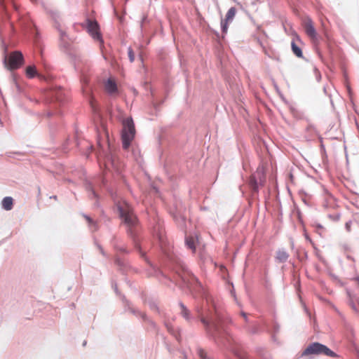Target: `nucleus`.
<instances>
[{
    "label": "nucleus",
    "mask_w": 359,
    "mask_h": 359,
    "mask_svg": "<svg viewBox=\"0 0 359 359\" xmlns=\"http://www.w3.org/2000/svg\"><path fill=\"white\" fill-rule=\"evenodd\" d=\"M123 125V128L121 135L123 148L127 149L130 147V143L135 137V129L133 121L131 118H127L125 119Z\"/></svg>",
    "instance_id": "1"
},
{
    "label": "nucleus",
    "mask_w": 359,
    "mask_h": 359,
    "mask_svg": "<svg viewBox=\"0 0 359 359\" xmlns=\"http://www.w3.org/2000/svg\"><path fill=\"white\" fill-rule=\"evenodd\" d=\"M117 207L120 216L123 219L125 224L128 226H134L136 224L137 218L134 215L130 205L125 201H123L118 202Z\"/></svg>",
    "instance_id": "2"
},
{
    "label": "nucleus",
    "mask_w": 359,
    "mask_h": 359,
    "mask_svg": "<svg viewBox=\"0 0 359 359\" xmlns=\"http://www.w3.org/2000/svg\"><path fill=\"white\" fill-rule=\"evenodd\" d=\"M324 355L326 356L335 358L337 356V355L332 351L331 349H330L327 346L315 342L311 344H310L304 351L303 355Z\"/></svg>",
    "instance_id": "3"
},
{
    "label": "nucleus",
    "mask_w": 359,
    "mask_h": 359,
    "mask_svg": "<svg viewBox=\"0 0 359 359\" xmlns=\"http://www.w3.org/2000/svg\"><path fill=\"white\" fill-rule=\"evenodd\" d=\"M4 62L10 70L18 69L23 62V55L19 51H14L8 57H5Z\"/></svg>",
    "instance_id": "4"
},
{
    "label": "nucleus",
    "mask_w": 359,
    "mask_h": 359,
    "mask_svg": "<svg viewBox=\"0 0 359 359\" xmlns=\"http://www.w3.org/2000/svg\"><path fill=\"white\" fill-rule=\"evenodd\" d=\"M87 29L90 36L96 41L100 43L103 42L101 33L100 32V27L97 21L87 19Z\"/></svg>",
    "instance_id": "5"
},
{
    "label": "nucleus",
    "mask_w": 359,
    "mask_h": 359,
    "mask_svg": "<svg viewBox=\"0 0 359 359\" xmlns=\"http://www.w3.org/2000/svg\"><path fill=\"white\" fill-rule=\"evenodd\" d=\"M303 26L306 35L311 39L313 43H317L318 41V34L314 27V25L311 18H306L304 20Z\"/></svg>",
    "instance_id": "6"
},
{
    "label": "nucleus",
    "mask_w": 359,
    "mask_h": 359,
    "mask_svg": "<svg viewBox=\"0 0 359 359\" xmlns=\"http://www.w3.org/2000/svg\"><path fill=\"white\" fill-rule=\"evenodd\" d=\"M236 14V9L234 7L230 8L224 19L221 20V27L223 34H226L228 32L229 25L232 22Z\"/></svg>",
    "instance_id": "7"
},
{
    "label": "nucleus",
    "mask_w": 359,
    "mask_h": 359,
    "mask_svg": "<svg viewBox=\"0 0 359 359\" xmlns=\"http://www.w3.org/2000/svg\"><path fill=\"white\" fill-rule=\"evenodd\" d=\"M296 41L300 42V39H299V36H297V35H295V38L293 39V40L291 43V47H292V52L297 57H302L303 53L302 51L301 48L297 44Z\"/></svg>",
    "instance_id": "8"
},
{
    "label": "nucleus",
    "mask_w": 359,
    "mask_h": 359,
    "mask_svg": "<svg viewBox=\"0 0 359 359\" xmlns=\"http://www.w3.org/2000/svg\"><path fill=\"white\" fill-rule=\"evenodd\" d=\"M104 88L105 90L111 95L115 94L117 92V86L115 81L111 79H109L104 84Z\"/></svg>",
    "instance_id": "9"
},
{
    "label": "nucleus",
    "mask_w": 359,
    "mask_h": 359,
    "mask_svg": "<svg viewBox=\"0 0 359 359\" xmlns=\"http://www.w3.org/2000/svg\"><path fill=\"white\" fill-rule=\"evenodd\" d=\"M198 237L196 236H187L186 238V245H187V247L191 249L192 250L193 252H195L196 250V243H198Z\"/></svg>",
    "instance_id": "10"
},
{
    "label": "nucleus",
    "mask_w": 359,
    "mask_h": 359,
    "mask_svg": "<svg viewBox=\"0 0 359 359\" xmlns=\"http://www.w3.org/2000/svg\"><path fill=\"white\" fill-rule=\"evenodd\" d=\"M2 207L6 210H11L13 206V200L11 197H5L1 202Z\"/></svg>",
    "instance_id": "11"
},
{
    "label": "nucleus",
    "mask_w": 359,
    "mask_h": 359,
    "mask_svg": "<svg viewBox=\"0 0 359 359\" xmlns=\"http://www.w3.org/2000/svg\"><path fill=\"white\" fill-rule=\"evenodd\" d=\"M26 75L28 78H34L36 75V70L34 66H28L26 68Z\"/></svg>",
    "instance_id": "12"
},
{
    "label": "nucleus",
    "mask_w": 359,
    "mask_h": 359,
    "mask_svg": "<svg viewBox=\"0 0 359 359\" xmlns=\"http://www.w3.org/2000/svg\"><path fill=\"white\" fill-rule=\"evenodd\" d=\"M288 258V254L285 251H278L277 252L276 259L280 262H285Z\"/></svg>",
    "instance_id": "13"
},
{
    "label": "nucleus",
    "mask_w": 359,
    "mask_h": 359,
    "mask_svg": "<svg viewBox=\"0 0 359 359\" xmlns=\"http://www.w3.org/2000/svg\"><path fill=\"white\" fill-rule=\"evenodd\" d=\"M180 307H181L182 315L186 319H189V311L187 310V309L184 306V305L183 304H180Z\"/></svg>",
    "instance_id": "14"
},
{
    "label": "nucleus",
    "mask_w": 359,
    "mask_h": 359,
    "mask_svg": "<svg viewBox=\"0 0 359 359\" xmlns=\"http://www.w3.org/2000/svg\"><path fill=\"white\" fill-rule=\"evenodd\" d=\"M250 184L253 189V190L257 191V181L255 180V177L254 176H252L250 179Z\"/></svg>",
    "instance_id": "15"
},
{
    "label": "nucleus",
    "mask_w": 359,
    "mask_h": 359,
    "mask_svg": "<svg viewBox=\"0 0 359 359\" xmlns=\"http://www.w3.org/2000/svg\"><path fill=\"white\" fill-rule=\"evenodd\" d=\"M88 82V81L87 78L83 77V78L82 79V89H83V91L84 93H87V92L88 91V90H87V88L85 87V85H87Z\"/></svg>",
    "instance_id": "16"
},
{
    "label": "nucleus",
    "mask_w": 359,
    "mask_h": 359,
    "mask_svg": "<svg viewBox=\"0 0 359 359\" xmlns=\"http://www.w3.org/2000/svg\"><path fill=\"white\" fill-rule=\"evenodd\" d=\"M128 57H129L130 61L131 62H133L135 60V54L130 48H128Z\"/></svg>",
    "instance_id": "17"
},
{
    "label": "nucleus",
    "mask_w": 359,
    "mask_h": 359,
    "mask_svg": "<svg viewBox=\"0 0 359 359\" xmlns=\"http://www.w3.org/2000/svg\"><path fill=\"white\" fill-rule=\"evenodd\" d=\"M198 355L200 356V358L201 359H205V351L203 349L199 348L198 350Z\"/></svg>",
    "instance_id": "18"
},
{
    "label": "nucleus",
    "mask_w": 359,
    "mask_h": 359,
    "mask_svg": "<svg viewBox=\"0 0 359 359\" xmlns=\"http://www.w3.org/2000/svg\"><path fill=\"white\" fill-rule=\"evenodd\" d=\"M348 294L349 298H350V302H351V304L352 308H353L354 310H356V306H355V304L353 303V298H352V297L351 296V294H350L348 292Z\"/></svg>",
    "instance_id": "19"
},
{
    "label": "nucleus",
    "mask_w": 359,
    "mask_h": 359,
    "mask_svg": "<svg viewBox=\"0 0 359 359\" xmlns=\"http://www.w3.org/2000/svg\"><path fill=\"white\" fill-rule=\"evenodd\" d=\"M346 229L348 232H350L351 231V222H348L345 224Z\"/></svg>",
    "instance_id": "20"
},
{
    "label": "nucleus",
    "mask_w": 359,
    "mask_h": 359,
    "mask_svg": "<svg viewBox=\"0 0 359 359\" xmlns=\"http://www.w3.org/2000/svg\"><path fill=\"white\" fill-rule=\"evenodd\" d=\"M238 357L239 359H248L247 356L245 354H238Z\"/></svg>",
    "instance_id": "21"
},
{
    "label": "nucleus",
    "mask_w": 359,
    "mask_h": 359,
    "mask_svg": "<svg viewBox=\"0 0 359 359\" xmlns=\"http://www.w3.org/2000/svg\"><path fill=\"white\" fill-rule=\"evenodd\" d=\"M86 219L89 224H93V221L88 216H85Z\"/></svg>",
    "instance_id": "22"
},
{
    "label": "nucleus",
    "mask_w": 359,
    "mask_h": 359,
    "mask_svg": "<svg viewBox=\"0 0 359 359\" xmlns=\"http://www.w3.org/2000/svg\"><path fill=\"white\" fill-rule=\"evenodd\" d=\"M202 322L203 323V324H205V325H207V322L205 319H202Z\"/></svg>",
    "instance_id": "23"
},
{
    "label": "nucleus",
    "mask_w": 359,
    "mask_h": 359,
    "mask_svg": "<svg viewBox=\"0 0 359 359\" xmlns=\"http://www.w3.org/2000/svg\"><path fill=\"white\" fill-rule=\"evenodd\" d=\"M242 315H243L245 318H246V314H245V313H242Z\"/></svg>",
    "instance_id": "24"
},
{
    "label": "nucleus",
    "mask_w": 359,
    "mask_h": 359,
    "mask_svg": "<svg viewBox=\"0 0 359 359\" xmlns=\"http://www.w3.org/2000/svg\"><path fill=\"white\" fill-rule=\"evenodd\" d=\"M358 304H359V299H358Z\"/></svg>",
    "instance_id": "25"
}]
</instances>
